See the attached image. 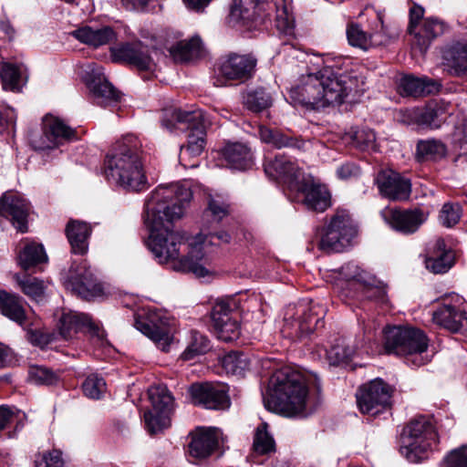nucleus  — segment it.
<instances>
[{"label": "nucleus", "instance_id": "f257e3e1", "mask_svg": "<svg viewBox=\"0 0 467 467\" xmlns=\"http://www.w3.org/2000/svg\"><path fill=\"white\" fill-rule=\"evenodd\" d=\"M192 197V190L182 183L156 188L145 203L144 223L150 233V247L161 264L171 263L177 272L192 273L198 277L211 274L210 260L203 253L202 241L188 244L186 255L180 256L184 234L172 229L181 219Z\"/></svg>", "mask_w": 467, "mask_h": 467}, {"label": "nucleus", "instance_id": "f03ea898", "mask_svg": "<svg viewBox=\"0 0 467 467\" xmlns=\"http://www.w3.org/2000/svg\"><path fill=\"white\" fill-rule=\"evenodd\" d=\"M365 78L356 71L341 72L327 66L316 73L304 75L300 83L290 89V99L310 109L340 105L351 95L362 94Z\"/></svg>", "mask_w": 467, "mask_h": 467}, {"label": "nucleus", "instance_id": "7ed1b4c3", "mask_svg": "<svg viewBox=\"0 0 467 467\" xmlns=\"http://www.w3.org/2000/svg\"><path fill=\"white\" fill-rule=\"evenodd\" d=\"M271 384L272 388L264 396V404L268 410L301 418L316 410L317 403H313L307 397L308 389L299 372L287 368L280 369L272 377Z\"/></svg>", "mask_w": 467, "mask_h": 467}, {"label": "nucleus", "instance_id": "20e7f679", "mask_svg": "<svg viewBox=\"0 0 467 467\" xmlns=\"http://www.w3.org/2000/svg\"><path fill=\"white\" fill-rule=\"evenodd\" d=\"M142 144L133 134H127L112 146L105 160V174L122 188L140 192L148 181L142 164Z\"/></svg>", "mask_w": 467, "mask_h": 467}, {"label": "nucleus", "instance_id": "39448f33", "mask_svg": "<svg viewBox=\"0 0 467 467\" xmlns=\"http://www.w3.org/2000/svg\"><path fill=\"white\" fill-rule=\"evenodd\" d=\"M207 123L206 115L202 109L191 111L173 109L167 111L162 118V127L170 131L189 130L187 145L182 146L180 152V161L182 165L186 166L182 163L186 156L197 157L202 152Z\"/></svg>", "mask_w": 467, "mask_h": 467}, {"label": "nucleus", "instance_id": "423d86ee", "mask_svg": "<svg viewBox=\"0 0 467 467\" xmlns=\"http://www.w3.org/2000/svg\"><path fill=\"white\" fill-rule=\"evenodd\" d=\"M383 346L387 354L405 357L407 363L415 367H420L429 361L422 356L428 348V340L418 328L388 327L384 329Z\"/></svg>", "mask_w": 467, "mask_h": 467}, {"label": "nucleus", "instance_id": "0eeeda50", "mask_svg": "<svg viewBox=\"0 0 467 467\" xmlns=\"http://www.w3.org/2000/svg\"><path fill=\"white\" fill-rule=\"evenodd\" d=\"M400 453L410 462L418 463L436 449L439 437L433 420L425 416L412 419L401 433Z\"/></svg>", "mask_w": 467, "mask_h": 467}, {"label": "nucleus", "instance_id": "6e6552de", "mask_svg": "<svg viewBox=\"0 0 467 467\" xmlns=\"http://www.w3.org/2000/svg\"><path fill=\"white\" fill-rule=\"evenodd\" d=\"M358 234L357 225L346 210H337L317 242L319 250L325 253L342 252L350 245Z\"/></svg>", "mask_w": 467, "mask_h": 467}, {"label": "nucleus", "instance_id": "1a4fd4ad", "mask_svg": "<svg viewBox=\"0 0 467 467\" xmlns=\"http://www.w3.org/2000/svg\"><path fill=\"white\" fill-rule=\"evenodd\" d=\"M424 13L422 6L414 4L410 9V22L407 29L412 36V48L421 55L426 53L432 41L441 36L445 30L443 21L433 16L424 18Z\"/></svg>", "mask_w": 467, "mask_h": 467}, {"label": "nucleus", "instance_id": "9d476101", "mask_svg": "<svg viewBox=\"0 0 467 467\" xmlns=\"http://www.w3.org/2000/svg\"><path fill=\"white\" fill-rule=\"evenodd\" d=\"M257 65V58L252 53L230 52L219 58L213 85L223 87L230 81L244 82L250 79Z\"/></svg>", "mask_w": 467, "mask_h": 467}, {"label": "nucleus", "instance_id": "9b49d317", "mask_svg": "<svg viewBox=\"0 0 467 467\" xmlns=\"http://www.w3.org/2000/svg\"><path fill=\"white\" fill-rule=\"evenodd\" d=\"M317 305L288 306L284 316L283 332L292 338L308 337L318 327H323V314Z\"/></svg>", "mask_w": 467, "mask_h": 467}, {"label": "nucleus", "instance_id": "f8f14e48", "mask_svg": "<svg viewBox=\"0 0 467 467\" xmlns=\"http://www.w3.org/2000/svg\"><path fill=\"white\" fill-rule=\"evenodd\" d=\"M149 398L152 409L144 413V421L147 431L153 435L171 426V418L174 410V399L164 386L150 388Z\"/></svg>", "mask_w": 467, "mask_h": 467}, {"label": "nucleus", "instance_id": "ddd939ff", "mask_svg": "<svg viewBox=\"0 0 467 467\" xmlns=\"http://www.w3.org/2000/svg\"><path fill=\"white\" fill-rule=\"evenodd\" d=\"M392 388L381 379H375L358 388L357 404L361 413L375 417L392 406Z\"/></svg>", "mask_w": 467, "mask_h": 467}, {"label": "nucleus", "instance_id": "4468645a", "mask_svg": "<svg viewBox=\"0 0 467 467\" xmlns=\"http://www.w3.org/2000/svg\"><path fill=\"white\" fill-rule=\"evenodd\" d=\"M134 327L154 342L158 348L167 352L172 340L170 319L158 312L137 316Z\"/></svg>", "mask_w": 467, "mask_h": 467}, {"label": "nucleus", "instance_id": "2eb2a0df", "mask_svg": "<svg viewBox=\"0 0 467 467\" xmlns=\"http://www.w3.org/2000/svg\"><path fill=\"white\" fill-rule=\"evenodd\" d=\"M110 56L114 62L124 63L139 70H150L154 65L150 47L141 41L111 47Z\"/></svg>", "mask_w": 467, "mask_h": 467}, {"label": "nucleus", "instance_id": "dca6fc26", "mask_svg": "<svg viewBox=\"0 0 467 467\" xmlns=\"http://www.w3.org/2000/svg\"><path fill=\"white\" fill-rule=\"evenodd\" d=\"M67 286L78 296L90 300L103 293L101 285L97 281L90 267L85 264H73L67 275Z\"/></svg>", "mask_w": 467, "mask_h": 467}, {"label": "nucleus", "instance_id": "f3484780", "mask_svg": "<svg viewBox=\"0 0 467 467\" xmlns=\"http://www.w3.org/2000/svg\"><path fill=\"white\" fill-rule=\"evenodd\" d=\"M58 331L65 339L72 338L78 331L84 328L92 337H96L100 345L108 343L107 334L98 324L91 321L90 317L83 313L69 312L64 313L58 321Z\"/></svg>", "mask_w": 467, "mask_h": 467}, {"label": "nucleus", "instance_id": "a211bd4d", "mask_svg": "<svg viewBox=\"0 0 467 467\" xmlns=\"http://www.w3.org/2000/svg\"><path fill=\"white\" fill-rule=\"evenodd\" d=\"M382 215L394 231L406 235L416 233L427 220V214L420 208H389L382 212Z\"/></svg>", "mask_w": 467, "mask_h": 467}, {"label": "nucleus", "instance_id": "6ab92c4d", "mask_svg": "<svg viewBox=\"0 0 467 467\" xmlns=\"http://www.w3.org/2000/svg\"><path fill=\"white\" fill-rule=\"evenodd\" d=\"M379 193L390 201H406L411 193V182L393 170H382L375 178Z\"/></svg>", "mask_w": 467, "mask_h": 467}, {"label": "nucleus", "instance_id": "aec40b11", "mask_svg": "<svg viewBox=\"0 0 467 467\" xmlns=\"http://www.w3.org/2000/svg\"><path fill=\"white\" fill-rule=\"evenodd\" d=\"M189 393L195 405L208 410H224L230 406L226 390L208 382L192 384Z\"/></svg>", "mask_w": 467, "mask_h": 467}, {"label": "nucleus", "instance_id": "412c9836", "mask_svg": "<svg viewBox=\"0 0 467 467\" xmlns=\"http://www.w3.org/2000/svg\"><path fill=\"white\" fill-rule=\"evenodd\" d=\"M29 205L17 192H6L0 197V214L9 218L21 233L27 231Z\"/></svg>", "mask_w": 467, "mask_h": 467}, {"label": "nucleus", "instance_id": "4be33fe9", "mask_svg": "<svg viewBox=\"0 0 467 467\" xmlns=\"http://www.w3.org/2000/svg\"><path fill=\"white\" fill-rule=\"evenodd\" d=\"M43 140L40 150L53 149L63 141L77 140V132L61 119L46 115L43 119Z\"/></svg>", "mask_w": 467, "mask_h": 467}, {"label": "nucleus", "instance_id": "5701e85b", "mask_svg": "<svg viewBox=\"0 0 467 467\" xmlns=\"http://www.w3.org/2000/svg\"><path fill=\"white\" fill-rule=\"evenodd\" d=\"M297 190L303 196L302 203L309 211L323 213L331 205L328 189L312 179H304Z\"/></svg>", "mask_w": 467, "mask_h": 467}, {"label": "nucleus", "instance_id": "b1692460", "mask_svg": "<svg viewBox=\"0 0 467 467\" xmlns=\"http://www.w3.org/2000/svg\"><path fill=\"white\" fill-rule=\"evenodd\" d=\"M218 444V435L214 429L198 428L192 433L188 452L195 460H203L214 452Z\"/></svg>", "mask_w": 467, "mask_h": 467}, {"label": "nucleus", "instance_id": "393cba45", "mask_svg": "<svg viewBox=\"0 0 467 467\" xmlns=\"http://www.w3.org/2000/svg\"><path fill=\"white\" fill-rule=\"evenodd\" d=\"M441 88V84L436 79L411 75L402 77L398 85V90L401 96L413 98L436 94Z\"/></svg>", "mask_w": 467, "mask_h": 467}, {"label": "nucleus", "instance_id": "a878e982", "mask_svg": "<svg viewBox=\"0 0 467 467\" xmlns=\"http://www.w3.org/2000/svg\"><path fill=\"white\" fill-rule=\"evenodd\" d=\"M265 172L271 178L293 183L300 176V169L296 162L285 155H276L264 163Z\"/></svg>", "mask_w": 467, "mask_h": 467}, {"label": "nucleus", "instance_id": "bb28decb", "mask_svg": "<svg viewBox=\"0 0 467 467\" xmlns=\"http://www.w3.org/2000/svg\"><path fill=\"white\" fill-rule=\"evenodd\" d=\"M432 320L440 327L454 333L461 331L467 325L465 313L451 305H443L435 310Z\"/></svg>", "mask_w": 467, "mask_h": 467}, {"label": "nucleus", "instance_id": "cd10ccee", "mask_svg": "<svg viewBox=\"0 0 467 467\" xmlns=\"http://www.w3.org/2000/svg\"><path fill=\"white\" fill-rule=\"evenodd\" d=\"M452 265L453 255L451 251L446 249L443 239H437L432 248L430 250V255L425 260L426 268L434 274H443L446 273Z\"/></svg>", "mask_w": 467, "mask_h": 467}, {"label": "nucleus", "instance_id": "c85d7f7f", "mask_svg": "<svg viewBox=\"0 0 467 467\" xmlns=\"http://www.w3.org/2000/svg\"><path fill=\"white\" fill-rule=\"evenodd\" d=\"M71 34L80 42L94 47L108 45L117 38L115 31L110 26L92 28L86 26L74 30Z\"/></svg>", "mask_w": 467, "mask_h": 467}, {"label": "nucleus", "instance_id": "c756f323", "mask_svg": "<svg viewBox=\"0 0 467 467\" xmlns=\"http://www.w3.org/2000/svg\"><path fill=\"white\" fill-rule=\"evenodd\" d=\"M0 313L20 327L27 321L23 298L4 290L0 291Z\"/></svg>", "mask_w": 467, "mask_h": 467}, {"label": "nucleus", "instance_id": "7c9ffc66", "mask_svg": "<svg viewBox=\"0 0 467 467\" xmlns=\"http://www.w3.org/2000/svg\"><path fill=\"white\" fill-rule=\"evenodd\" d=\"M91 234L88 223L70 220L66 227V235L74 254H84L88 250V239Z\"/></svg>", "mask_w": 467, "mask_h": 467}, {"label": "nucleus", "instance_id": "2f4dec72", "mask_svg": "<svg viewBox=\"0 0 467 467\" xmlns=\"http://www.w3.org/2000/svg\"><path fill=\"white\" fill-rule=\"evenodd\" d=\"M87 85L97 99L109 101H118L119 99V92L107 80L99 67L92 68L90 72H88Z\"/></svg>", "mask_w": 467, "mask_h": 467}, {"label": "nucleus", "instance_id": "473e14b6", "mask_svg": "<svg viewBox=\"0 0 467 467\" xmlns=\"http://www.w3.org/2000/svg\"><path fill=\"white\" fill-rule=\"evenodd\" d=\"M447 106L442 101H430L417 115V123L431 130L439 129L448 115Z\"/></svg>", "mask_w": 467, "mask_h": 467}, {"label": "nucleus", "instance_id": "72a5a7b5", "mask_svg": "<svg viewBox=\"0 0 467 467\" xmlns=\"http://www.w3.org/2000/svg\"><path fill=\"white\" fill-rule=\"evenodd\" d=\"M204 52L202 42L199 36L188 40H181L170 48V53L176 62H189L197 59Z\"/></svg>", "mask_w": 467, "mask_h": 467}, {"label": "nucleus", "instance_id": "f704fd0d", "mask_svg": "<svg viewBox=\"0 0 467 467\" xmlns=\"http://www.w3.org/2000/svg\"><path fill=\"white\" fill-rule=\"evenodd\" d=\"M223 156L229 167L235 170H245L253 162L250 149L243 143L227 144L223 150Z\"/></svg>", "mask_w": 467, "mask_h": 467}, {"label": "nucleus", "instance_id": "c9c22d12", "mask_svg": "<svg viewBox=\"0 0 467 467\" xmlns=\"http://www.w3.org/2000/svg\"><path fill=\"white\" fill-rule=\"evenodd\" d=\"M339 273L348 282L347 287L343 288L341 292V296L345 297H359L356 291H353V288L359 289L364 284V279L368 278L370 275L351 262L342 265Z\"/></svg>", "mask_w": 467, "mask_h": 467}, {"label": "nucleus", "instance_id": "e433bc0d", "mask_svg": "<svg viewBox=\"0 0 467 467\" xmlns=\"http://www.w3.org/2000/svg\"><path fill=\"white\" fill-rule=\"evenodd\" d=\"M347 37L350 46L362 50H368L385 42V37L381 34L365 32L359 25L354 23L347 27Z\"/></svg>", "mask_w": 467, "mask_h": 467}, {"label": "nucleus", "instance_id": "4c0bfd02", "mask_svg": "<svg viewBox=\"0 0 467 467\" xmlns=\"http://www.w3.org/2000/svg\"><path fill=\"white\" fill-rule=\"evenodd\" d=\"M260 139L277 149L295 148L301 150L305 142L298 137L289 136L278 130H273L265 126L259 128Z\"/></svg>", "mask_w": 467, "mask_h": 467}, {"label": "nucleus", "instance_id": "58836bf2", "mask_svg": "<svg viewBox=\"0 0 467 467\" xmlns=\"http://www.w3.org/2000/svg\"><path fill=\"white\" fill-rule=\"evenodd\" d=\"M443 58L456 72L467 70V42H454L443 51Z\"/></svg>", "mask_w": 467, "mask_h": 467}, {"label": "nucleus", "instance_id": "ea45409f", "mask_svg": "<svg viewBox=\"0 0 467 467\" xmlns=\"http://www.w3.org/2000/svg\"><path fill=\"white\" fill-rule=\"evenodd\" d=\"M47 260L43 245L34 242L26 244L18 254V263L24 270H28Z\"/></svg>", "mask_w": 467, "mask_h": 467}, {"label": "nucleus", "instance_id": "a19ab883", "mask_svg": "<svg viewBox=\"0 0 467 467\" xmlns=\"http://www.w3.org/2000/svg\"><path fill=\"white\" fill-rule=\"evenodd\" d=\"M358 290L361 292V298L373 300L379 304L388 303L386 285L372 275L364 279V284Z\"/></svg>", "mask_w": 467, "mask_h": 467}, {"label": "nucleus", "instance_id": "79ce46f5", "mask_svg": "<svg viewBox=\"0 0 467 467\" xmlns=\"http://www.w3.org/2000/svg\"><path fill=\"white\" fill-rule=\"evenodd\" d=\"M445 154L446 146L441 140L429 139L417 143L416 155L420 161L441 159Z\"/></svg>", "mask_w": 467, "mask_h": 467}, {"label": "nucleus", "instance_id": "37998d69", "mask_svg": "<svg viewBox=\"0 0 467 467\" xmlns=\"http://www.w3.org/2000/svg\"><path fill=\"white\" fill-rule=\"evenodd\" d=\"M211 348L210 340L205 335L192 330L188 346L182 353L181 358L183 360H191L197 356L207 353Z\"/></svg>", "mask_w": 467, "mask_h": 467}, {"label": "nucleus", "instance_id": "c03bdc74", "mask_svg": "<svg viewBox=\"0 0 467 467\" xmlns=\"http://www.w3.org/2000/svg\"><path fill=\"white\" fill-rule=\"evenodd\" d=\"M355 349L344 338H337L327 351V358L330 365L339 366L347 363L354 355Z\"/></svg>", "mask_w": 467, "mask_h": 467}, {"label": "nucleus", "instance_id": "a18cd8bd", "mask_svg": "<svg viewBox=\"0 0 467 467\" xmlns=\"http://www.w3.org/2000/svg\"><path fill=\"white\" fill-rule=\"evenodd\" d=\"M235 301L233 299H222L215 303L211 312L213 327L223 326V323L236 319L234 310Z\"/></svg>", "mask_w": 467, "mask_h": 467}, {"label": "nucleus", "instance_id": "49530a36", "mask_svg": "<svg viewBox=\"0 0 467 467\" xmlns=\"http://www.w3.org/2000/svg\"><path fill=\"white\" fill-rule=\"evenodd\" d=\"M223 367L227 373L240 376L250 367V360L247 355L232 351L225 355L222 360Z\"/></svg>", "mask_w": 467, "mask_h": 467}, {"label": "nucleus", "instance_id": "de8ad7c7", "mask_svg": "<svg viewBox=\"0 0 467 467\" xmlns=\"http://www.w3.org/2000/svg\"><path fill=\"white\" fill-rule=\"evenodd\" d=\"M272 97L264 88L249 91L244 97V105L254 112H260L272 105Z\"/></svg>", "mask_w": 467, "mask_h": 467}, {"label": "nucleus", "instance_id": "09e8293b", "mask_svg": "<svg viewBox=\"0 0 467 467\" xmlns=\"http://www.w3.org/2000/svg\"><path fill=\"white\" fill-rule=\"evenodd\" d=\"M28 379L36 385L52 386L59 381V375L47 367L32 365L28 368Z\"/></svg>", "mask_w": 467, "mask_h": 467}, {"label": "nucleus", "instance_id": "8fccbe9b", "mask_svg": "<svg viewBox=\"0 0 467 467\" xmlns=\"http://www.w3.org/2000/svg\"><path fill=\"white\" fill-rule=\"evenodd\" d=\"M268 424L261 423L255 431L253 447L255 452L259 454H267L275 451V442L272 435L267 431Z\"/></svg>", "mask_w": 467, "mask_h": 467}, {"label": "nucleus", "instance_id": "3c124183", "mask_svg": "<svg viewBox=\"0 0 467 467\" xmlns=\"http://www.w3.org/2000/svg\"><path fill=\"white\" fill-rule=\"evenodd\" d=\"M353 145L361 150L376 149L375 132L368 128L358 129L349 132Z\"/></svg>", "mask_w": 467, "mask_h": 467}, {"label": "nucleus", "instance_id": "603ef678", "mask_svg": "<svg viewBox=\"0 0 467 467\" xmlns=\"http://www.w3.org/2000/svg\"><path fill=\"white\" fill-rule=\"evenodd\" d=\"M20 287L25 295L36 302L44 299L46 286L42 280L36 277H26L19 282Z\"/></svg>", "mask_w": 467, "mask_h": 467}, {"label": "nucleus", "instance_id": "864d4df0", "mask_svg": "<svg viewBox=\"0 0 467 467\" xmlns=\"http://www.w3.org/2000/svg\"><path fill=\"white\" fill-rule=\"evenodd\" d=\"M85 396L93 400H99L106 391V382L98 375H89L82 384Z\"/></svg>", "mask_w": 467, "mask_h": 467}, {"label": "nucleus", "instance_id": "5fc2aeb1", "mask_svg": "<svg viewBox=\"0 0 467 467\" xmlns=\"http://www.w3.org/2000/svg\"><path fill=\"white\" fill-rule=\"evenodd\" d=\"M229 213V204L219 197H210L208 207L204 212L205 217H212L213 221L219 223Z\"/></svg>", "mask_w": 467, "mask_h": 467}, {"label": "nucleus", "instance_id": "6e6d98bb", "mask_svg": "<svg viewBox=\"0 0 467 467\" xmlns=\"http://www.w3.org/2000/svg\"><path fill=\"white\" fill-rule=\"evenodd\" d=\"M0 78L5 88L15 90L19 87L20 72L13 64L0 63Z\"/></svg>", "mask_w": 467, "mask_h": 467}, {"label": "nucleus", "instance_id": "4d7b16f0", "mask_svg": "<svg viewBox=\"0 0 467 467\" xmlns=\"http://www.w3.org/2000/svg\"><path fill=\"white\" fill-rule=\"evenodd\" d=\"M217 337L224 342L236 340L240 336V325L237 319L225 322L223 326L213 327Z\"/></svg>", "mask_w": 467, "mask_h": 467}, {"label": "nucleus", "instance_id": "13d9d810", "mask_svg": "<svg viewBox=\"0 0 467 467\" xmlns=\"http://www.w3.org/2000/svg\"><path fill=\"white\" fill-rule=\"evenodd\" d=\"M461 218V207L458 203H444L439 215L441 223L446 227L455 225Z\"/></svg>", "mask_w": 467, "mask_h": 467}, {"label": "nucleus", "instance_id": "bf43d9fd", "mask_svg": "<svg viewBox=\"0 0 467 467\" xmlns=\"http://www.w3.org/2000/svg\"><path fill=\"white\" fill-rule=\"evenodd\" d=\"M443 467H467V445L451 450L442 460Z\"/></svg>", "mask_w": 467, "mask_h": 467}, {"label": "nucleus", "instance_id": "052dcab7", "mask_svg": "<svg viewBox=\"0 0 467 467\" xmlns=\"http://www.w3.org/2000/svg\"><path fill=\"white\" fill-rule=\"evenodd\" d=\"M36 467H63L62 452L59 450L46 451L35 460Z\"/></svg>", "mask_w": 467, "mask_h": 467}, {"label": "nucleus", "instance_id": "680f3d73", "mask_svg": "<svg viewBox=\"0 0 467 467\" xmlns=\"http://www.w3.org/2000/svg\"><path fill=\"white\" fill-rule=\"evenodd\" d=\"M22 327L26 331V340L35 347H39L41 348H44L53 339L52 336L50 334L44 333L39 329H33V328L27 327V322H26V325Z\"/></svg>", "mask_w": 467, "mask_h": 467}, {"label": "nucleus", "instance_id": "e2e57ef3", "mask_svg": "<svg viewBox=\"0 0 467 467\" xmlns=\"http://www.w3.org/2000/svg\"><path fill=\"white\" fill-rule=\"evenodd\" d=\"M275 8L276 19L288 22L292 18V0H272Z\"/></svg>", "mask_w": 467, "mask_h": 467}, {"label": "nucleus", "instance_id": "0e129e2a", "mask_svg": "<svg viewBox=\"0 0 467 467\" xmlns=\"http://www.w3.org/2000/svg\"><path fill=\"white\" fill-rule=\"evenodd\" d=\"M454 144L459 148L462 154H467V119L457 127L454 133Z\"/></svg>", "mask_w": 467, "mask_h": 467}, {"label": "nucleus", "instance_id": "69168bd1", "mask_svg": "<svg viewBox=\"0 0 467 467\" xmlns=\"http://www.w3.org/2000/svg\"><path fill=\"white\" fill-rule=\"evenodd\" d=\"M337 174L342 180L356 178L360 174V168L354 162H346L337 169Z\"/></svg>", "mask_w": 467, "mask_h": 467}, {"label": "nucleus", "instance_id": "338daca9", "mask_svg": "<svg viewBox=\"0 0 467 467\" xmlns=\"http://www.w3.org/2000/svg\"><path fill=\"white\" fill-rule=\"evenodd\" d=\"M16 418V415L14 410H12L9 407L1 406L0 407V431L4 430L10 422Z\"/></svg>", "mask_w": 467, "mask_h": 467}, {"label": "nucleus", "instance_id": "774afa93", "mask_svg": "<svg viewBox=\"0 0 467 467\" xmlns=\"http://www.w3.org/2000/svg\"><path fill=\"white\" fill-rule=\"evenodd\" d=\"M150 0H120L122 6L129 11L144 10Z\"/></svg>", "mask_w": 467, "mask_h": 467}]
</instances>
